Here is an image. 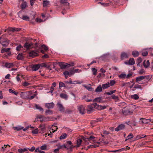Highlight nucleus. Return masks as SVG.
<instances>
[{
  "mask_svg": "<svg viewBox=\"0 0 153 153\" xmlns=\"http://www.w3.org/2000/svg\"><path fill=\"white\" fill-rule=\"evenodd\" d=\"M97 104L93 103L91 105H87V112L88 114H90L95 111V109H97Z\"/></svg>",
  "mask_w": 153,
  "mask_h": 153,
  "instance_id": "nucleus-1",
  "label": "nucleus"
},
{
  "mask_svg": "<svg viewBox=\"0 0 153 153\" xmlns=\"http://www.w3.org/2000/svg\"><path fill=\"white\" fill-rule=\"evenodd\" d=\"M0 43L3 47H6L9 44V41L6 38L2 36L0 37Z\"/></svg>",
  "mask_w": 153,
  "mask_h": 153,
  "instance_id": "nucleus-2",
  "label": "nucleus"
},
{
  "mask_svg": "<svg viewBox=\"0 0 153 153\" xmlns=\"http://www.w3.org/2000/svg\"><path fill=\"white\" fill-rule=\"evenodd\" d=\"M123 114L125 115H128L132 114L133 111L131 110L129 107L127 106L123 108L122 110Z\"/></svg>",
  "mask_w": 153,
  "mask_h": 153,
  "instance_id": "nucleus-3",
  "label": "nucleus"
},
{
  "mask_svg": "<svg viewBox=\"0 0 153 153\" xmlns=\"http://www.w3.org/2000/svg\"><path fill=\"white\" fill-rule=\"evenodd\" d=\"M23 11L20 10L17 13L19 17L21 19L25 21H29L30 18L27 16L23 15L22 14Z\"/></svg>",
  "mask_w": 153,
  "mask_h": 153,
  "instance_id": "nucleus-4",
  "label": "nucleus"
},
{
  "mask_svg": "<svg viewBox=\"0 0 153 153\" xmlns=\"http://www.w3.org/2000/svg\"><path fill=\"white\" fill-rule=\"evenodd\" d=\"M38 118L41 119V121L45 122L52 120L55 119L54 118H52L51 117H46L43 116L42 115L40 116Z\"/></svg>",
  "mask_w": 153,
  "mask_h": 153,
  "instance_id": "nucleus-5",
  "label": "nucleus"
},
{
  "mask_svg": "<svg viewBox=\"0 0 153 153\" xmlns=\"http://www.w3.org/2000/svg\"><path fill=\"white\" fill-rule=\"evenodd\" d=\"M30 92L29 91L23 92L21 93L20 96L24 99H28L29 98Z\"/></svg>",
  "mask_w": 153,
  "mask_h": 153,
  "instance_id": "nucleus-6",
  "label": "nucleus"
},
{
  "mask_svg": "<svg viewBox=\"0 0 153 153\" xmlns=\"http://www.w3.org/2000/svg\"><path fill=\"white\" fill-rule=\"evenodd\" d=\"M85 106L82 105H78L77 109L79 113L82 114H85Z\"/></svg>",
  "mask_w": 153,
  "mask_h": 153,
  "instance_id": "nucleus-7",
  "label": "nucleus"
},
{
  "mask_svg": "<svg viewBox=\"0 0 153 153\" xmlns=\"http://www.w3.org/2000/svg\"><path fill=\"white\" fill-rule=\"evenodd\" d=\"M130 55V54L129 53L122 52L120 55V59L122 60L127 59L129 56Z\"/></svg>",
  "mask_w": 153,
  "mask_h": 153,
  "instance_id": "nucleus-8",
  "label": "nucleus"
},
{
  "mask_svg": "<svg viewBox=\"0 0 153 153\" xmlns=\"http://www.w3.org/2000/svg\"><path fill=\"white\" fill-rule=\"evenodd\" d=\"M58 63L59 64V66L61 69H64L67 68L68 65H70V64H68L66 63L63 62H58Z\"/></svg>",
  "mask_w": 153,
  "mask_h": 153,
  "instance_id": "nucleus-9",
  "label": "nucleus"
},
{
  "mask_svg": "<svg viewBox=\"0 0 153 153\" xmlns=\"http://www.w3.org/2000/svg\"><path fill=\"white\" fill-rule=\"evenodd\" d=\"M10 48H3L1 50V53H3L4 52H6L8 56H10L11 54V52L10 51Z\"/></svg>",
  "mask_w": 153,
  "mask_h": 153,
  "instance_id": "nucleus-10",
  "label": "nucleus"
},
{
  "mask_svg": "<svg viewBox=\"0 0 153 153\" xmlns=\"http://www.w3.org/2000/svg\"><path fill=\"white\" fill-rule=\"evenodd\" d=\"M38 55V53L35 51H30L29 53V56L32 58H34Z\"/></svg>",
  "mask_w": 153,
  "mask_h": 153,
  "instance_id": "nucleus-11",
  "label": "nucleus"
},
{
  "mask_svg": "<svg viewBox=\"0 0 153 153\" xmlns=\"http://www.w3.org/2000/svg\"><path fill=\"white\" fill-rule=\"evenodd\" d=\"M125 128V125L123 124L119 125L115 129V130L118 131L120 130L123 129Z\"/></svg>",
  "mask_w": 153,
  "mask_h": 153,
  "instance_id": "nucleus-12",
  "label": "nucleus"
},
{
  "mask_svg": "<svg viewBox=\"0 0 153 153\" xmlns=\"http://www.w3.org/2000/svg\"><path fill=\"white\" fill-rule=\"evenodd\" d=\"M40 65L39 64L33 65L32 66V69L33 71L37 70L40 67Z\"/></svg>",
  "mask_w": 153,
  "mask_h": 153,
  "instance_id": "nucleus-13",
  "label": "nucleus"
},
{
  "mask_svg": "<svg viewBox=\"0 0 153 153\" xmlns=\"http://www.w3.org/2000/svg\"><path fill=\"white\" fill-rule=\"evenodd\" d=\"M57 106L58 107L59 110L60 111L62 112H64L65 111V108L61 103L58 102L57 103Z\"/></svg>",
  "mask_w": 153,
  "mask_h": 153,
  "instance_id": "nucleus-14",
  "label": "nucleus"
},
{
  "mask_svg": "<svg viewBox=\"0 0 153 153\" xmlns=\"http://www.w3.org/2000/svg\"><path fill=\"white\" fill-rule=\"evenodd\" d=\"M125 63L127 65H132L135 64V61L134 58H130L128 62H125Z\"/></svg>",
  "mask_w": 153,
  "mask_h": 153,
  "instance_id": "nucleus-15",
  "label": "nucleus"
},
{
  "mask_svg": "<svg viewBox=\"0 0 153 153\" xmlns=\"http://www.w3.org/2000/svg\"><path fill=\"white\" fill-rule=\"evenodd\" d=\"M140 120L141 121V122L142 123L145 124L148 123H149L151 121V119H146L143 118H141Z\"/></svg>",
  "mask_w": 153,
  "mask_h": 153,
  "instance_id": "nucleus-16",
  "label": "nucleus"
},
{
  "mask_svg": "<svg viewBox=\"0 0 153 153\" xmlns=\"http://www.w3.org/2000/svg\"><path fill=\"white\" fill-rule=\"evenodd\" d=\"M45 107L48 108H53L54 106V104L53 102H51V103H47L45 105Z\"/></svg>",
  "mask_w": 153,
  "mask_h": 153,
  "instance_id": "nucleus-17",
  "label": "nucleus"
},
{
  "mask_svg": "<svg viewBox=\"0 0 153 153\" xmlns=\"http://www.w3.org/2000/svg\"><path fill=\"white\" fill-rule=\"evenodd\" d=\"M28 148H24L23 149L20 148L18 150V151L19 153H24L26 152L25 153H28L27 152Z\"/></svg>",
  "mask_w": 153,
  "mask_h": 153,
  "instance_id": "nucleus-18",
  "label": "nucleus"
},
{
  "mask_svg": "<svg viewBox=\"0 0 153 153\" xmlns=\"http://www.w3.org/2000/svg\"><path fill=\"white\" fill-rule=\"evenodd\" d=\"M21 30L20 28L16 27H10L8 28V30L10 31L14 32L15 31L18 32L19 31Z\"/></svg>",
  "mask_w": 153,
  "mask_h": 153,
  "instance_id": "nucleus-19",
  "label": "nucleus"
},
{
  "mask_svg": "<svg viewBox=\"0 0 153 153\" xmlns=\"http://www.w3.org/2000/svg\"><path fill=\"white\" fill-rule=\"evenodd\" d=\"M16 59L18 60H23L24 59V56L23 55L22 53H19L17 56Z\"/></svg>",
  "mask_w": 153,
  "mask_h": 153,
  "instance_id": "nucleus-20",
  "label": "nucleus"
},
{
  "mask_svg": "<svg viewBox=\"0 0 153 153\" xmlns=\"http://www.w3.org/2000/svg\"><path fill=\"white\" fill-rule=\"evenodd\" d=\"M102 88L101 85H100L97 86L95 90V91L97 93L100 92L102 91Z\"/></svg>",
  "mask_w": 153,
  "mask_h": 153,
  "instance_id": "nucleus-21",
  "label": "nucleus"
},
{
  "mask_svg": "<svg viewBox=\"0 0 153 153\" xmlns=\"http://www.w3.org/2000/svg\"><path fill=\"white\" fill-rule=\"evenodd\" d=\"M103 120V118H98L96 120H93L91 122V124L94 125L96 123H97V122L101 121L102 120Z\"/></svg>",
  "mask_w": 153,
  "mask_h": 153,
  "instance_id": "nucleus-22",
  "label": "nucleus"
},
{
  "mask_svg": "<svg viewBox=\"0 0 153 153\" xmlns=\"http://www.w3.org/2000/svg\"><path fill=\"white\" fill-rule=\"evenodd\" d=\"M110 82H107V83L103 84L102 85V87L103 89H106L110 87Z\"/></svg>",
  "mask_w": 153,
  "mask_h": 153,
  "instance_id": "nucleus-23",
  "label": "nucleus"
},
{
  "mask_svg": "<svg viewBox=\"0 0 153 153\" xmlns=\"http://www.w3.org/2000/svg\"><path fill=\"white\" fill-rule=\"evenodd\" d=\"M93 102H103L102 100V97H99L96 98L94 99L93 100Z\"/></svg>",
  "mask_w": 153,
  "mask_h": 153,
  "instance_id": "nucleus-24",
  "label": "nucleus"
},
{
  "mask_svg": "<svg viewBox=\"0 0 153 153\" xmlns=\"http://www.w3.org/2000/svg\"><path fill=\"white\" fill-rule=\"evenodd\" d=\"M143 65L145 68H148L150 65V62L149 60H147L146 64V60H144L143 63Z\"/></svg>",
  "mask_w": 153,
  "mask_h": 153,
  "instance_id": "nucleus-25",
  "label": "nucleus"
},
{
  "mask_svg": "<svg viewBox=\"0 0 153 153\" xmlns=\"http://www.w3.org/2000/svg\"><path fill=\"white\" fill-rule=\"evenodd\" d=\"M145 78V76H139L137 77L136 78V81L137 82H138L139 81L142 80L144 79Z\"/></svg>",
  "mask_w": 153,
  "mask_h": 153,
  "instance_id": "nucleus-26",
  "label": "nucleus"
},
{
  "mask_svg": "<svg viewBox=\"0 0 153 153\" xmlns=\"http://www.w3.org/2000/svg\"><path fill=\"white\" fill-rule=\"evenodd\" d=\"M21 8L22 10H23L27 7V3L26 1H25L22 3L21 5Z\"/></svg>",
  "mask_w": 153,
  "mask_h": 153,
  "instance_id": "nucleus-27",
  "label": "nucleus"
},
{
  "mask_svg": "<svg viewBox=\"0 0 153 153\" xmlns=\"http://www.w3.org/2000/svg\"><path fill=\"white\" fill-rule=\"evenodd\" d=\"M106 106L105 105L102 106L99 105L97 104V109L98 110H103L106 108Z\"/></svg>",
  "mask_w": 153,
  "mask_h": 153,
  "instance_id": "nucleus-28",
  "label": "nucleus"
},
{
  "mask_svg": "<svg viewBox=\"0 0 153 153\" xmlns=\"http://www.w3.org/2000/svg\"><path fill=\"white\" fill-rule=\"evenodd\" d=\"M6 67L8 68H10L13 66V63L6 62L5 65Z\"/></svg>",
  "mask_w": 153,
  "mask_h": 153,
  "instance_id": "nucleus-29",
  "label": "nucleus"
},
{
  "mask_svg": "<svg viewBox=\"0 0 153 153\" xmlns=\"http://www.w3.org/2000/svg\"><path fill=\"white\" fill-rule=\"evenodd\" d=\"M132 55L135 57H137L139 55V52L137 51H133L132 53Z\"/></svg>",
  "mask_w": 153,
  "mask_h": 153,
  "instance_id": "nucleus-30",
  "label": "nucleus"
},
{
  "mask_svg": "<svg viewBox=\"0 0 153 153\" xmlns=\"http://www.w3.org/2000/svg\"><path fill=\"white\" fill-rule=\"evenodd\" d=\"M60 97L64 99L67 100L68 97V95L66 94L63 93H61L60 94Z\"/></svg>",
  "mask_w": 153,
  "mask_h": 153,
  "instance_id": "nucleus-31",
  "label": "nucleus"
},
{
  "mask_svg": "<svg viewBox=\"0 0 153 153\" xmlns=\"http://www.w3.org/2000/svg\"><path fill=\"white\" fill-rule=\"evenodd\" d=\"M51 64H52V62H49L46 63V68H47L49 69L50 70H52L51 68Z\"/></svg>",
  "mask_w": 153,
  "mask_h": 153,
  "instance_id": "nucleus-32",
  "label": "nucleus"
},
{
  "mask_svg": "<svg viewBox=\"0 0 153 153\" xmlns=\"http://www.w3.org/2000/svg\"><path fill=\"white\" fill-rule=\"evenodd\" d=\"M60 3L63 4L69 5V3L68 2V0H60Z\"/></svg>",
  "mask_w": 153,
  "mask_h": 153,
  "instance_id": "nucleus-33",
  "label": "nucleus"
},
{
  "mask_svg": "<svg viewBox=\"0 0 153 153\" xmlns=\"http://www.w3.org/2000/svg\"><path fill=\"white\" fill-rule=\"evenodd\" d=\"M23 47L21 45H19L16 48V50L17 51H20L23 49Z\"/></svg>",
  "mask_w": 153,
  "mask_h": 153,
  "instance_id": "nucleus-34",
  "label": "nucleus"
},
{
  "mask_svg": "<svg viewBox=\"0 0 153 153\" xmlns=\"http://www.w3.org/2000/svg\"><path fill=\"white\" fill-rule=\"evenodd\" d=\"M82 140L80 138L78 139L77 140V145L76 146V147H79L80 146Z\"/></svg>",
  "mask_w": 153,
  "mask_h": 153,
  "instance_id": "nucleus-35",
  "label": "nucleus"
},
{
  "mask_svg": "<svg viewBox=\"0 0 153 153\" xmlns=\"http://www.w3.org/2000/svg\"><path fill=\"white\" fill-rule=\"evenodd\" d=\"M49 1L47 0L43 1V7H46L48 4H49Z\"/></svg>",
  "mask_w": 153,
  "mask_h": 153,
  "instance_id": "nucleus-36",
  "label": "nucleus"
},
{
  "mask_svg": "<svg viewBox=\"0 0 153 153\" xmlns=\"http://www.w3.org/2000/svg\"><path fill=\"white\" fill-rule=\"evenodd\" d=\"M35 107L36 109H39L40 111H42V112H43V109L40 106L35 104Z\"/></svg>",
  "mask_w": 153,
  "mask_h": 153,
  "instance_id": "nucleus-37",
  "label": "nucleus"
},
{
  "mask_svg": "<svg viewBox=\"0 0 153 153\" xmlns=\"http://www.w3.org/2000/svg\"><path fill=\"white\" fill-rule=\"evenodd\" d=\"M133 137V135L132 133H130L126 137L125 140L126 141L129 139L132 138Z\"/></svg>",
  "mask_w": 153,
  "mask_h": 153,
  "instance_id": "nucleus-38",
  "label": "nucleus"
},
{
  "mask_svg": "<svg viewBox=\"0 0 153 153\" xmlns=\"http://www.w3.org/2000/svg\"><path fill=\"white\" fill-rule=\"evenodd\" d=\"M131 98L135 100H137L139 98V97L137 94H135L131 96Z\"/></svg>",
  "mask_w": 153,
  "mask_h": 153,
  "instance_id": "nucleus-39",
  "label": "nucleus"
},
{
  "mask_svg": "<svg viewBox=\"0 0 153 153\" xmlns=\"http://www.w3.org/2000/svg\"><path fill=\"white\" fill-rule=\"evenodd\" d=\"M99 146V145H89L87 147V149H86V150H88V149H89L91 148H95L96 147H98Z\"/></svg>",
  "mask_w": 153,
  "mask_h": 153,
  "instance_id": "nucleus-40",
  "label": "nucleus"
},
{
  "mask_svg": "<svg viewBox=\"0 0 153 153\" xmlns=\"http://www.w3.org/2000/svg\"><path fill=\"white\" fill-rule=\"evenodd\" d=\"M63 74L65 75V78L67 79L70 75V72L68 71H65L64 72Z\"/></svg>",
  "mask_w": 153,
  "mask_h": 153,
  "instance_id": "nucleus-41",
  "label": "nucleus"
},
{
  "mask_svg": "<svg viewBox=\"0 0 153 153\" xmlns=\"http://www.w3.org/2000/svg\"><path fill=\"white\" fill-rule=\"evenodd\" d=\"M67 137V134L65 133L63 134L60 137L59 139L60 140L64 139L66 138Z\"/></svg>",
  "mask_w": 153,
  "mask_h": 153,
  "instance_id": "nucleus-42",
  "label": "nucleus"
},
{
  "mask_svg": "<svg viewBox=\"0 0 153 153\" xmlns=\"http://www.w3.org/2000/svg\"><path fill=\"white\" fill-rule=\"evenodd\" d=\"M116 91V90L111 91L109 92H105L104 94L110 95L112 94L113 93H114Z\"/></svg>",
  "mask_w": 153,
  "mask_h": 153,
  "instance_id": "nucleus-43",
  "label": "nucleus"
},
{
  "mask_svg": "<svg viewBox=\"0 0 153 153\" xmlns=\"http://www.w3.org/2000/svg\"><path fill=\"white\" fill-rule=\"evenodd\" d=\"M126 76V75L125 74H121L119 75V77L120 79H124Z\"/></svg>",
  "mask_w": 153,
  "mask_h": 153,
  "instance_id": "nucleus-44",
  "label": "nucleus"
},
{
  "mask_svg": "<svg viewBox=\"0 0 153 153\" xmlns=\"http://www.w3.org/2000/svg\"><path fill=\"white\" fill-rule=\"evenodd\" d=\"M9 91L10 93L13 94H15L16 95H17L18 94V92H16L15 91H13V90L11 89H9Z\"/></svg>",
  "mask_w": 153,
  "mask_h": 153,
  "instance_id": "nucleus-45",
  "label": "nucleus"
},
{
  "mask_svg": "<svg viewBox=\"0 0 153 153\" xmlns=\"http://www.w3.org/2000/svg\"><path fill=\"white\" fill-rule=\"evenodd\" d=\"M95 138V137L94 136H91L87 138L88 140L89 141L93 140L94 142H95V140H94V139Z\"/></svg>",
  "mask_w": 153,
  "mask_h": 153,
  "instance_id": "nucleus-46",
  "label": "nucleus"
},
{
  "mask_svg": "<svg viewBox=\"0 0 153 153\" xmlns=\"http://www.w3.org/2000/svg\"><path fill=\"white\" fill-rule=\"evenodd\" d=\"M24 47L27 49H29L30 48V45H29V43L26 42L24 44Z\"/></svg>",
  "mask_w": 153,
  "mask_h": 153,
  "instance_id": "nucleus-47",
  "label": "nucleus"
},
{
  "mask_svg": "<svg viewBox=\"0 0 153 153\" xmlns=\"http://www.w3.org/2000/svg\"><path fill=\"white\" fill-rule=\"evenodd\" d=\"M45 113L46 115L52 114L53 113V112L52 110H48L45 111Z\"/></svg>",
  "mask_w": 153,
  "mask_h": 153,
  "instance_id": "nucleus-48",
  "label": "nucleus"
},
{
  "mask_svg": "<svg viewBox=\"0 0 153 153\" xmlns=\"http://www.w3.org/2000/svg\"><path fill=\"white\" fill-rule=\"evenodd\" d=\"M13 128L14 130H16L19 131L23 128V127L21 126H18L17 127H14Z\"/></svg>",
  "mask_w": 153,
  "mask_h": 153,
  "instance_id": "nucleus-49",
  "label": "nucleus"
},
{
  "mask_svg": "<svg viewBox=\"0 0 153 153\" xmlns=\"http://www.w3.org/2000/svg\"><path fill=\"white\" fill-rule=\"evenodd\" d=\"M66 87L65 83L63 82H60L59 83V88H61L62 87Z\"/></svg>",
  "mask_w": 153,
  "mask_h": 153,
  "instance_id": "nucleus-50",
  "label": "nucleus"
},
{
  "mask_svg": "<svg viewBox=\"0 0 153 153\" xmlns=\"http://www.w3.org/2000/svg\"><path fill=\"white\" fill-rule=\"evenodd\" d=\"M45 128L44 126L41 127L40 129H39V132L40 133H42L45 131Z\"/></svg>",
  "mask_w": 153,
  "mask_h": 153,
  "instance_id": "nucleus-51",
  "label": "nucleus"
},
{
  "mask_svg": "<svg viewBox=\"0 0 153 153\" xmlns=\"http://www.w3.org/2000/svg\"><path fill=\"white\" fill-rule=\"evenodd\" d=\"M92 70L93 72V74L94 75H96L97 74V70L96 69L94 68H92Z\"/></svg>",
  "mask_w": 153,
  "mask_h": 153,
  "instance_id": "nucleus-52",
  "label": "nucleus"
},
{
  "mask_svg": "<svg viewBox=\"0 0 153 153\" xmlns=\"http://www.w3.org/2000/svg\"><path fill=\"white\" fill-rule=\"evenodd\" d=\"M41 48L44 49L45 50L47 51L48 49V47L45 45H41Z\"/></svg>",
  "mask_w": 153,
  "mask_h": 153,
  "instance_id": "nucleus-53",
  "label": "nucleus"
},
{
  "mask_svg": "<svg viewBox=\"0 0 153 153\" xmlns=\"http://www.w3.org/2000/svg\"><path fill=\"white\" fill-rule=\"evenodd\" d=\"M112 1H110L108 3H104V6H105V7H107V6H109L111 4H112Z\"/></svg>",
  "mask_w": 153,
  "mask_h": 153,
  "instance_id": "nucleus-54",
  "label": "nucleus"
},
{
  "mask_svg": "<svg viewBox=\"0 0 153 153\" xmlns=\"http://www.w3.org/2000/svg\"><path fill=\"white\" fill-rule=\"evenodd\" d=\"M47 149V146L46 144H44L40 147L41 150H45Z\"/></svg>",
  "mask_w": 153,
  "mask_h": 153,
  "instance_id": "nucleus-55",
  "label": "nucleus"
},
{
  "mask_svg": "<svg viewBox=\"0 0 153 153\" xmlns=\"http://www.w3.org/2000/svg\"><path fill=\"white\" fill-rule=\"evenodd\" d=\"M30 85V83L27 82H25L23 83V85L25 86H27Z\"/></svg>",
  "mask_w": 153,
  "mask_h": 153,
  "instance_id": "nucleus-56",
  "label": "nucleus"
},
{
  "mask_svg": "<svg viewBox=\"0 0 153 153\" xmlns=\"http://www.w3.org/2000/svg\"><path fill=\"white\" fill-rule=\"evenodd\" d=\"M32 132L33 134H37L39 132V130H38V129H35L33 130L32 131Z\"/></svg>",
  "mask_w": 153,
  "mask_h": 153,
  "instance_id": "nucleus-57",
  "label": "nucleus"
},
{
  "mask_svg": "<svg viewBox=\"0 0 153 153\" xmlns=\"http://www.w3.org/2000/svg\"><path fill=\"white\" fill-rule=\"evenodd\" d=\"M59 149H61L62 148H65L67 149H69V148L67 147L65 144H63L62 145L59 146Z\"/></svg>",
  "mask_w": 153,
  "mask_h": 153,
  "instance_id": "nucleus-58",
  "label": "nucleus"
},
{
  "mask_svg": "<svg viewBox=\"0 0 153 153\" xmlns=\"http://www.w3.org/2000/svg\"><path fill=\"white\" fill-rule=\"evenodd\" d=\"M145 71L144 69H142L141 70H140L139 71L138 73L140 74H143L145 73Z\"/></svg>",
  "mask_w": 153,
  "mask_h": 153,
  "instance_id": "nucleus-59",
  "label": "nucleus"
},
{
  "mask_svg": "<svg viewBox=\"0 0 153 153\" xmlns=\"http://www.w3.org/2000/svg\"><path fill=\"white\" fill-rule=\"evenodd\" d=\"M58 63V62H52V64H51V68H55V65L57 64Z\"/></svg>",
  "mask_w": 153,
  "mask_h": 153,
  "instance_id": "nucleus-60",
  "label": "nucleus"
},
{
  "mask_svg": "<svg viewBox=\"0 0 153 153\" xmlns=\"http://www.w3.org/2000/svg\"><path fill=\"white\" fill-rule=\"evenodd\" d=\"M116 83V82L114 80H111L110 81V85L111 86L113 85Z\"/></svg>",
  "mask_w": 153,
  "mask_h": 153,
  "instance_id": "nucleus-61",
  "label": "nucleus"
},
{
  "mask_svg": "<svg viewBox=\"0 0 153 153\" xmlns=\"http://www.w3.org/2000/svg\"><path fill=\"white\" fill-rule=\"evenodd\" d=\"M148 54V52L147 51H144L142 53V55L143 56H146Z\"/></svg>",
  "mask_w": 153,
  "mask_h": 153,
  "instance_id": "nucleus-62",
  "label": "nucleus"
},
{
  "mask_svg": "<svg viewBox=\"0 0 153 153\" xmlns=\"http://www.w3.org/2000/svg\"><path fill=\"white\" fill-rule=\"evenodd\" d=\"M112 98L114 100H117L118 99V97L117 96L115 95H112L111 96Z\"/></svg>",
  "mask_w": 153,
  "mask_h": 153,
  "instance_id": "nucleus-63",
  "label": "nucleus"
},
{
  "mask_svg": "<svg viewBox=\"0 0 153 153\" xmlns=\"http://www.w3.org/2000/svg\"><path fill=\"white\" fill-rule=\"evenodd\" d=\"M142 61V59L140 57H138L137 60V62L141 63Z\"/></svg>",
  "mask_w": 153,
  "mask_h": 153,
  "instance_id": "nucleus-64",
  "label": "nucleus"
}]
</instances>
